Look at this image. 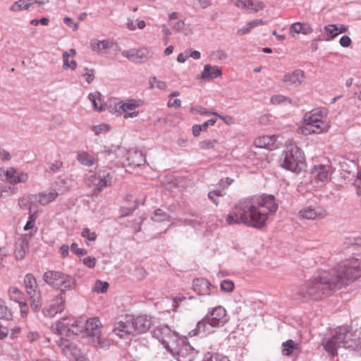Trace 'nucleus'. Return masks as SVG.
Here are the masks:
<instances>
[{"mask_svg":"<svg viewBox=\"0 0 361 361\" xmlns=\"http://www.w3.org/2000/svg\"><path fill=\"white\" fill-rule=\"evenodd\" d=\"M360 276L361 262L357 259L345 261L330 271H324L307 281L298 288L297 298L302 300H318Z\"/></svg>","mask_w":361,"mask_h":361,"instance_id":"1","label":"nucleus"},{"mask_svg":"<svg viewBox=\"0 0 361 361\" xmlns=\"http://www.w3.org/2000/svg\"><path fill=\"white\" fill-rule=\"evenodd\" d=\"M278 209L275 197L264 195L257 198H247L239 201L225 217L228 225L244 224L261 228L266 225L269 215Z\"/></svg>","mask_w":361,"mask_h":361,"instance_id":"2","label":"nucleus"},{"mask_svg":"<svg viewBox=\"0 0 361 361\" xmlns=\"http://www.w3.org/2000/svg\"><path fill=\"white\" fill-rule=\"evenodd\" d=\"M102 324L97 317L87 319L85 323L74 317H63L53 324L51 331L56 335L71 336H77L83 331L92 342L99 343L101 335Z\"/></svg>","mask_w":361,"mask_h":361,"instance_id":"3","label":"nucleus"},{"mask_svg":"<svg viewBox=\"0 0 361 361\" xmlns=\"http://www.w3.org/2000/svg\"><path fill=\"white\" fill-rule=\"evenodd\" d=\"M326 351L334 355L341 348H349L361 353V329L353 332L345 327H339L335 330L332 336L324 342Z\"/></svg>","mask_w":361,"mask_h":361,"instance_id":"4","label":"nucleus"},{"mask_svg":"<svg viewBox=\"0 0 361 361\" xmlns=\"http://www.w3.org/2000/svg\"><path fill=\"white\" fill-rule=\"evenodd\" d=\"M228 322L227 313L225 308L221 305L208 310L205 317L197 322L196 328L190 334L207 335L213 332L214 328L224 326Z\"/></svg>","mask_w":361,"mask_h":361,"instance_id":"5","label":"nucleus"},{"mask_svg":"<svg viewBox=\"0 0 361 361\" xmlns=\"http://www.w3.org/2000/svg\"><path fill=\"white\" fill-rule=\"evenodd\" d=\"M329 128V122L321 111H310L304 115L298 132L304 135L321 134L327 132Z\"/></svg>","mask_w":361,"mask_h":361,"instance_id":"6","label":"nucleus"},{"mask_svg":"<svg viewBox=\"0 0 361 361\" xmlns=\"http://www.w3.org/2000/svg\"><path fill=\"white\" fill-rule=\"evenodd\" d=\"M280 165L285 169L299 173L304 167L302 151L295 143H286L280 157Z\"/></svg>","mask_w":361,"mask_h":361,"instance_id":"7","label":"nucleus"},{"mask_svg":"<svg viewBox=\"0 0 361 361\" xmlns=\"http://www.w3.org/2000/svg\"><path fill=\"white\" fill-rule=\"evenodd\" d=\"M44 281L49 286L60 289L59 293H65L75 288L76 282L74 277L61 271L49 270L43 276Z\"/></svg>","mask_w":361,"mask_h":361,"instance_id":"8","label":"nucleus"},{"mask_svg":"<svg viewBox=\"0 0 361 361\" xmlns=\"http://www.w3.org/2000/svg\"><path fill=\"white\" fill-rule=\"evenodd\" d=\"M23 283L32 309L35 312H39L42 308V295L36 279L32 274H27L24 278Z\"/></svg>","mask_w":361,"mask_h":361,"instance_id":"9","label":"nucleus"},{"mask_svg":"<svg viewBox=\"0 0 361 361\" xmlns=\"http://www.w3.org/2000/svg\"><path fill=\"white\" fill-rule=\"evenodd\" d=\"M143 102L140 99H128L126 102H116L111 110V112L123 114L125 119L135 118L139 115L137 108L142 106Z\"/></svg>","mask_w":361,"mask_h":361,"instance_id":"10","label":"nucleus"},{"mask_svg":"<svg viewBox=\"0 0 361 361\" xmlns=\"http://www.w3.org/2000/svg\"><path fill=\"white\" fill-rule=\"evenodd\" d=\"M65 309V295L58 293L52 298L48 300L42 308L44 317H54L57 314L61 313Z\"/></svg>","mask_w":361,"mask_h":361,"instance_id":"11","label":"nucleus"},{"mask_svg":"<svg viewBox=\"0 0 361 361\" xmlns=\"http://www.w3.org/2000/svg\"><path fill=\"white\" fill-rule=\"evenodd\" d=\"M130 321V316H126L123 320L116 322L113 333L120 338L127 339L135 335Z\"/></svg>","mask_w":361,"mask_h":361,"instance_id":"12","label":"nucleus"},{"mask_svg":"<svg viewBox=\"0 0 361 361\" xmlns=\"http://www.w3.org/2000/svg\"><path fill=\"white\" fill-rule=\"evenodd\" d=\"M60 336L59 340L56 341V343L58 346L61 348L63 353L69 358L73 359H78V357L80 355V350L78 347L71 341H70L68 338L65 337L71 338L73 336L71 335V336H62L59 335Z\"/></svg>","mask_w":361,"mask_h":361,"instance_id":"13","label":"nucleus"},{"mask_svg":"<svg viewBox=\"0 0 361 361\" xmlns=\"http://www.w3.org/2000/svg\"><path fill=\"white\" fill-rule=\"evenodd\" d=\"M91 182L94 187V192L98 193L104 188L111 185L112 176L106 171H99L92 176Z\"/></svg>","mask_w":361,"mask_h":361,"instance_id":"14","label":"nucleus"},{"mask_svg":"<svg viewBox=\"0 0 361 361\" xmlns=\"http://www.w3.org/2000/svg\"><path fill=\"white\" fill-rule=\"evenodd\" d=\"M305 79L304 72L300 69L286 73L283 78V82L288 90H292L299 87Z\"/></svg>","mask_w":361,"mask_h":361,"instance_id":"15","label":"nucleus"},{"mask_svg":"<svg viewBox=\"0 0 361 361\" xmlns=\"http://www.w3.org/2000/svg\"><path fill=\"white\" fill-rule=\"evenodd\" d=\"M176 357L178 361H193L196 352L195 349L185 340L180 343L174 353H171Z\"/></svg>","mask_w":361,"mask_h":361,"instance_id":"16","label":"nucleus"},{"mask_svg":"<svg viewBox=\"0 0 361 361\" xmlns=\"http://www.w3.org/2000/svg\"><path fill=\"white\" fill-rule=\"evenodd\" d=\"M233 4L241 10L250 13H255L265 8V4L260 0H232Z\"/></svg>","mask_w":361,"mask_h":361,"instance_id":"17","label":"nucleus"},{"mask_svg":"<svg viewBox=\"0 0 361 361\" xmlns=\"http://www.w3.org/2000/svg\"><path fill=\"white\" fill-rule=\"evenodd\" d=\"M122 55L135 63H141L144 59H149L151 56L149 51L146 47L124 50L122 51Z\"/></svg>","mask_w":361,"mask_h":361,"instance_id":"18","label":"nucleus"},{"mask_svg":"<svg viewBox=\"0 0 361 361\" xmlns=\"http://www.w3.org/2000/svg\"><path fill=\"white\" fill-rule=\"evenodd\" d=\"M300 216L305 219L315 220L322 219L326 216V211L319 207H306L299 212Z\"/></svg>","mask_w":361,"mask_h":361,"instance_id":"19","label":"nucleus"},{"mask_svg":"<svg viewBox=\"0 0 361 361\" xmlns=\"http://www.w3.org/2000/svg\"><path fill=\"white\" fill-rule=\"evenodd\" d=\"M130 321L133 325V328L134 329L133 331L135 335L147 331L152 325L150 319L146 316H140L137 317L130 316Z\"/></svg>","mask_w":361,"mask_h":361,"instance_id":"20","label":"nucleus"},{"mask_svg":"<svg viewBox=\"0 0 361 361\" xmlns=\"http://www.w3.org/2000/svg\"><path fill=\"white\" fill-rule=\"evenodd\" d=\"M153 337L159 341V342L164 345L166 343V338H171L172 339L176 338V332L171 330V329L166 325H161L157 326L152 331Z\"/></svg>","mask_w":361,"mask_h":361,"instance_id":"21","label":"nucleus"},{"mask_svg":"<svg viewBox=\"0 0 361 361\" xmlns=\"http://www.w3.org/2000/svg\"><path fill=\"white\" fill-rule=\"evenodd\" d=\"M27 179L28 175L26 173L19 171L13 167H10L6 169V180L11 184L25 183Z\"/></svg>","mask_w":361,"mask_h":361,"instance_id":"22","label":"nucleus"},{"mask_svg":"<svg viewBox=\"0 0 361 361\" xmlns=\"http://www.w3.org/2000/svg\"><path fill=\"white\" fill-rule=\"evenodd\" d=\"M29 250V242L27 236L20 237L16 242L14 255L16 259L21 260L25 258Z\"/></svg>","mask_w":361,"mask_h":361,"instance_id":"23","label":"nucleus"},{"mask_svg":"<svg viewBox=\"0 0 361 361\" xmlns=\"http://www.w3.org/2000/svg\"><path fill=\"white\" fill-rule=\"evenodd\" d=\"M255 145L259 148L273 150L278 147L276 135H263L255 139Z\"/></svg>","mask_w":361,"mask_h":361,"instance_id":"24","label":"nucleus"},{"mask_svg":"<svg viewBox=\"0 0 361 361\" xmlns=\"http://www.w3.org/2000/svg\"><path fill=\"white\" fill-rule=\"evenodd\" d=\"M221 71L218 66L206 64L201 73L200 78L204 80H212L221 75Z\"/></svg>","mask_w":361,"mask_h":361,"instance_id":"25","label":"nucleus"},{"mask_svg":"<svg viewBox=\"0 0 361 361\" xmlns=\"http://www.w3.org/2000/svg\"><path fill=\"white\" fill-rule=\"evenodd\" d=\"M126 165L130 166H141L146 162L145 157L141 152L133 151L128 153Z\"/></svg>","mask_w":361,"mask_h":361,"instance_id":"26","label":"nucleus"},{"mask_svg":"<svg viewBox=\"0 0 361 361\" xmlns=\"http://www.w3.org/2000/svg\"><path fill=\"white\" fill-rule=\"evenodd\" d=\"M212 284L204 279H196L193 281L192 288L195 292L199 295H209L210 287Z\"/></svg>","mask_w":361,"mask_h":361,"instance_id":"27","label":"nucleus"},{"mask_svg":"<svg viewBox=\"0 0 361 361\" xmlns=\"http://www.w3.org/2000/svg\"><path fill=\"white\" fill-rule=\"evenodd\" d=\"M114 46V42L110 39H103V40H97L93 39L90 42L91 49L97 52L100 53H107V50L109 49L112 48Z\"/></svg>","mask_w":361,"mask_h":361,"instance_id":"28","label":"nucleus"},{"mask_svg":"<svg viewBox=\"0 0 361 361\" xmlns=\"http://www.w3.org/2000/svg\"><path fill=\"white\" fill-rule=\"evenodd\" d=\"M313 32L312 27L308 23L296 22L290 26V33L293 36L294 33L309 35Z\"/></svg>","mask_w":361,"mask_h":361,"instance_id":"29","label":"nucleus"},{"mask_svg":"<svg viewBox=\"0 0 361 361\" xmlns=\"http://www.w3.org/2000/svg\"><path fill=\"white\" fill-rule=\"evenodd\" d=\"M330 170L331 169L329 166L318 165L314 167L312 174L317 180L325 181L329 177Z\"/></svg>","mask_w":361,"mask_h":361,"instance_id":"30","label":"nucleus"},{"mask_svg":"<svg viewBox=\"0 0 361 361\" xmlns=\"http://www.w3.org/2000/svg\"><path fill=\"white\" fill-rule=\"evenodd\" d=\"M264 25V22L262 19H256L248 22L245 26L240 28L237 31V34L239 35H245L250 33L252 29L256 27Z\"/></svg>","mask_w":361,"mask_h":361,"instance_id":"31","label":"nucleus"},{"mask_svg":"<svg viewBox=\"0 0 361 361\" xmlns=\"http://www.w3.org/2000/svg\"><path fill=\"white\" fill-rule=\"evenodd\" d=\"M88 98L95 111H102L105 109V106L102 103V95L99 92L90 93Z\"/></svg>","mask_w":361,"mask_h":361,"instance_id":"32","label":"nucleus"},{"mask_svg":"<svg viewBox=\"0 0 361 361\" xmlns=\"http://www.w3.org/2000/svg\"><path fill=\"white\" fill-rule=\"evenodd\" d=\"M39 202L42 205H47L53 202L58 196V192L55 190H51L48 192H41L38 195Z\"/></svg>","mask_w":361,"mask_h":361,"instance_id":"33","label":"nucleus"},{"mask_svg":"<svg viewBox=\"0 0 361 361\" xmlns=\"http://www.w3.org/2000/svg\"><path fill=\"white\" fill-rule=\"evenodd\" d=\"M176 339H172L171 337L166 338V343H164L163 345L166 350L170 353H174V350H177V347H179L180 343L184 341V339L180 338L176 333Z\"/></svg>","mask_w":361,"mask_h":361,"instance_id":"34","label":"nucleus"},{"mask_svg":"<svg viewBox=\"0 0 361 361\" xmlns=\"http://www.w3.org/2000/svg\"><path fill=\"white\" fill-rule=\"evenodd\" d=\"M176 339H172L171 337L166 338V343H164L163 345L166 350L170 353H174V350H177V347H179L180 343L184 341V339L180 338L176 333Z\"/></svg>","mask_w":361,"mask_h":361,"instance_id":"35","label":"nucleus"},{"mask_svg":"<svg viewBox=\"0 0 361 361\" xmlns=\"http://www.w3.org/2000/svg\"><path fill=\"white\" fill-rule=\"evenodd\" d=\"M176 339H172L171 337L166 338V343H164L163 345L166 350L170 353H174V350H177V347H179L180 343L184 341V339L180 338L176 333Z\"/></svg>","mask_w":361,"mask_h":361,"instance_id":"36","label":"nucleus"},{"mask_svg":"<svg viewBox=\"0 0 361 361\" xmlns=\"http://www.w3.org/2000/svg\"><path fill=\"white\" fill-rule=\"evenodd\" d=\"M30 8V2L27 0H18L15 1L10 7L9 10L12 12H20L21 11L28 10Z\"/></svg>","mask_w":361,"mask_h":361,"instance_id":"37","label":"nucleus"},{"mask_svg":"<svg viewBox=\"0 0 361 361\" xmlns=\"http://www.w3.org/2000/svg\"><path fill=\"white\" fill-rule=\"evenodd\" d=\"M37 212V208H32L29 206L28 221L23 228L24 231H28L34 228Z\"/></svg>","mask_w":361,"mask_h":361,"instance_id":"38","label":"nucleus"},{"mask_svg":"<svg viewBox=\"0 0 361 361\" xmlns=\"http://www.w3.org/2000/svg\"><path fill=\"white\" fill-rule=\"evenodd\" d=\"M298 348V345L296 344L293 340L289 339L283 342L281 345L282 354L285 356H289L294 350Z\"/></svg>","mask_w":361,"mask_h":361,"instance_id":"39","label":"nucleus"},{"mask_svg":"<svg viewBox=\"0 0 361 361\" xmlns=\"http://www.w3.org/2000/svg\"><path fill=\"white\" fill-rule=\"evenodd\" d=\"M80 74L87 83H91L94 80V71L92 68H90L87 66H81L79 69Z\"/></svg>","mask_w":361,"mask_h":361,"instance_id":"40","label":"nucleus"},{"mask_svg":"<svg viewBox=\"0 0 361 361\" xmlns=\"http://www.w3.org/2000/svg\"><path fill=\"white\" fill-rule=\"evenodd\" d=\"M270 102L271 104L275 105H288V104H292V99L290 97L281 95V94H277L274 95L271 97Z\"/></svg>","mask_w":361,"mask_h":361,"instance_id":"41","label":"nucleus"},{"mask_svg":"<svg viewBox=\"0 0 361 361\" xmlns=\"http://www.w3.org/2000/svg\"><path fill=\"white\" fill-rule=\"evenodd\" d=\"M149 87L151 89L157 88L163 91L168 90V85L166 82L157 79L156 77H152L149 80Z\"/></svg>","mask_w":361,"mask_h":361,"instance_id":"42","label":"nucleus"},{"mask_svg":"<svg viewBox=\"0 0 361 361\" xmlns=\"http://www.w3.org/2000/svg\"><path fill=\"white\" fill-rule=\"evenodd\" d=\"M324 30L326 33V41L331 40L338 35L336 24L327 25L324 26Z\"/></svg>","mask_w":361,"mask_h":361,"instance_id":"43","label":"nucleus"},{"mask_svg":"<svg viewBox=\"0 0 361 361\" xmlns=\"http://www.w3.org/2000/svg\"><path fill=\"white\" fill-rule=\"evenodd\" d=\"M78 160L83 165L92 166L95 161L94 158L85 152L78 154Z\"/></svg>","mask_w":361,"mask_h":361,"instance_id":"44","label":"nucleus"},{"mask_svg":"<svg viewBox=\"0 0 361 361\" xmlns=\"http://www.w3.org/2000/svg\"><path fill=\"white\" fill-rule=\"evenodd\" d=\"M63 68L64 70L71 69L75 71L77 68V63L73 59H70L68 55L66 53H63Z\"/></svg>","mask_w":361,"mask_h":361,"instance_id":"45","label":"nucleus"},{"mask_svg":"<svg viewBox=\"0 0 361 361\" xmlns=\"http://www.w3.org/2000/svg\"><path fill=\"white\" fill-rule=\"evenodd\" d=\"M8 295L9 298L16 302L23 299V292L16 287L11 286L8 289Z\"/></svg>","mask_w":361,"mask_h":361,"instance_id":"46","label":"nucleus"},{"mask_svg":"<svg viewBox=\"0 0 361 361\" xmlns=\"http://www.w3.org/2000/svg\"><path fill=\"white\" fill-rule=\"evenodd\" d=\"M109 286V283L98 280L92 286V291L98 293H104L107 291Z\"/></svg>","mask_w":361,"mask_h":361,"instance_id":"47","label":"nucleus"},{"mask_svg":"<svg viewBox=\"0 0 361 361\" xmlns=\"http://www.w3.org/2000/svg\"><path fill=\"white\" fill-rule=\"evenodd\" d=\"M152 219L154 221H157V222L169 221V216L168 214L164 212L162 209H158L155 210L154 215L152 216Z\"/></svg>","mask_w":361,"mask_h":361,"instance_id":"48","label":"nucleus"},{"mask_svg":"<svg viewBox=\"0 0 361 361\" xmlns=\"http://www.w3.org/2000/svg\"><path fill=\"white\" fill-rule=\"evenodd\" d=\"M218 143L217 140H202L198 143V146L201 149L207 150L214 148L216 145Z\"/></svg>","mask_w":361,"mask_h":361,"instance_id":"49","label":"nucleus"},{"mask_svg":"<svg viewBox=\"0 0 361 361\" xmlns=\"http://www.w3.org/2000/svg\"><path fill=\"white\" fill-rule=\"evenodd\" d=\"M190 112L192 114H199L202 116H209L211 114L218 115V114L216 112L209 111L207 109H205L204 107H202L200 106H196L191 107Z\"/></svg>","mask_w":361,"mask_h":361,"instance_id":"50","label":"nucleus"},{"mask_svg":"<svg viewBox=\"0 0 361 361\" xmlns=\"http://www.w3.org/2000/svg\"><path fill=\"white\" fill-rule=\"evenodd\" d=\"M11 316V311L6 305V302L0 299V319H8Z\"/></svg>","mask_w":361,"mask_h":361,"instance_id":"51","label":"nucleus"},{"mask_svg":"<svg viewBox=\"0 0 361 361\" xmlns=\"http://www.w3.org/2000/svg\"><path fill=\"white\" fill-rule=\"evenodd\" d=\"M205 361H230L228 358L221 354L219 353H208L206 355Z\"/></svg>","mask_w":361,"mask_h":361,"instance_id":"52","label":"nucleus"},{"mask_svg":"<svg viewBox=\"0 0 361 361\" xmlns=\"http://www.w3.org/2000/svg\"><path fill=\"white\" fill-rule=\"evenodd\" d=\"M109 130V126L104 123L92 126L91 127V130L94 133L95 135H99L102 133L108 132Z\"/></svg>","mask_w":361,"mask_h":361,"instance_id":"53","label":"nucleus"},{"mask_svg":"<svg viewBox=\"0 0 361 361\" xmlns=\"http://www.w3.org/2000/svg\"><path fill=\"white\" fill-rule=\"evenodd\" d=\"M81 235L90 241H94L97 238V235L94 232H91L89 228L82 230Z\"/></svg>","mask_w":361,"mask_h":361,"instance_id":"54","label":"nucleus"},{"mask_svg":"<svg viewBox=\"0 0 361 361\" xmlns=\"http://www.w3.org/2000/svg\"><path fill=\"white\" fill-rule=\"evenodd\" d=\"M63 166V163L60 161H56L49 164V167L46 169L47 172L55 173L57 172Z\"/></svg>","mask_w":361,"mask_h":361,"instance_id":"55","label":"nucleus"},{"mask_svg":"<svg viewBox=\"0 0 361 361\" xmlns=\"http://www.w3.org/2000/svg\"><path fill=\"white\" fill-rule=\"evenodd\" d=\"M221 288L226 292H231L234 288V284L231 281L224 280L221 283Z\"/></svg>","mask_w":361,"mask_h":361,"instance_id":"56","label":"nucleus"},{"mask_svg":"<svg viewBox=\"0 0 361 361\" xmlns=\"http://www.w3.org/2000/svg\"><path fill=\"white\" fill-rule=\"evenodd\" d=\"M170 25L172 27L173 30L181 32L185 27V22L182 20H178L175 23H170Z\"/></svg>","mask_w":361,"mask_h":361,"instance_id":"57","label":"nucleus"},{"mask_svg":"<svg viewBox=\"0 0 361 361\" xmlns=\"http://www.w3.org/2000/svg\"><path fill=\"white\" fill-rule=\"evenodd\" d=\"M161 33L163 34V41L165 44H167L169 41V36L171 35V30L166 25H162Z\"/></svg>","mask_w":361,"mask_h":361,"instance_id":"58","label":"nucleus"},{"mask_svg":"<svg viewBox=\"0 0 361 361\" xmlns=\"http://www.w3.org/2000/svg\"><path fill=\"white\" fill-rule=\"evenodd\" d=\"M71 250L73 252H74L75 254H76L77 255H80V256L85 255L87 254L86 250L82 249V248H79L78 247V244L75 243H73L71 244Z\"/></svg>","mask_w":361,"mask_h":361,"instance_id":"59","label":"nucleus"},{"mask_svg":"<svg viewBox=\"0 0 361 361\" xmlns=\"http://www.w3.org/2000/svg\"><path fill=\"white\" fill-rule=\"evenodd\" d=\"M83 264L89 268H93L96 265L97 259L94 257H87L82 259Z\"/></svg>","mask_w":361,"mask_h":361,"instance_id":"60","label":"nucleus"},{"mask_svg":"<svg viewBox=\"0 0 361 361\" xmlns=\"http://www.w3.org/2000/svg\"><path fill=\"white\" fill-rule=\"evenodd\" d=\"M63 22L70 27H71L74 31L77 30L79 27V25L77 23H75L74 20L70 17H65L63 18Z\"/></svg>","mask_w":361,"mask_h":361,"instance_id":"61","label":"nucleus"},{"mask_svg":"<svg viewBox=\"0 0 361 361\" xmlns=\"http://www.w3.org/2000/svg\"><path fill=\"white\" fill-rule=\"evenodd\" d=\"M19 206L20 208L23 209H28L29 206H31L32 208H37V207H34L32 204L30 203V201L27 198H23L19 201Z\"/></svg>","mask_w":361,"mask_h":361,"instance_id":"62","label":"nucleus"},{"mask_svg":"<svg viewBox=\"0 0 361 361\" xmlns=\"http://www.w3.org/2000/svg\"><path fill=\"white\" fill-rule=\"evenodd\" d=\"M339 43L343 47H348L351 44L352 40L348 36L344 35L341 37Z\"/></svg>","mask_w":361,"mask_h":361,"instance_id":"63","label":"nucleus"},{"mask_svg":"<svg viewBox=\"0 0 361 361\" xmlns=\"http://www.w3.org/2000/svg\"><path fill=\"white\" fill-rule=\"evenodd\" d=\"M216 121H217V119L216 118H212L209 119L208 121H204L202 124L200 125L203 131H206L208 126H214L216 123Z\"/></svg>","mask_w":361,"mask_h":361,"instance_id":"64","label":"nucleus"}]
</instances>
